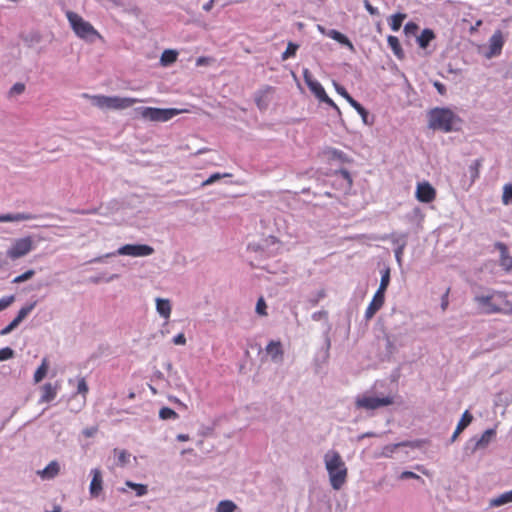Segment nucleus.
<instances>
[{
    "mask_svg": "<svg viewBox=\"0 0 512 512\" xmlns=\"http://www.w3.org/2000/svg\"><path fill=\"white\" fill-rule=\"evenodd\" d=\"M325 468L334 490H340L347 481L348 469L339 452L329 450L324 455Z\"/></svg>",
    "mask_w": 512,
    "mask_h": 512,
    "instance_id": "obj_1",
    "label": "nucleus"
},
{
    "mask_svg": "<svg viewBox=\"0 0 512 512\" xmlns=\"http://www.w3.org/2000/svg\"><path fill=\"white\" fill-rule=\"evenodd\" d=\"M506 293L495 291L489 295L475 296L474 301L478 304L480 313L483 314H512V303L507 300Z\"/></svg>",
    "mask_w": 512,
    "mask_h": 512,
    "instance_id": "obj_2",
    "label": "nucleus"
},
{
    "mask_svg": "<svg viewBox=\"0 0 512 512\" xmlns=\"http://www.w3.org/2000/svg\"><path fill=\"white\" fill-rule=\"evenodd\" d=\"M460 123V118L448 108H434L428 112V125L433 130H439L445 133L456 130V124Z\"/></svg>",
    "mask_w": 512,
    "mask_h": 512,
    "instance_id": "obj_3",
    "label": "nucleus"
},
{
    "mask_svg": "<svg viewBox=\"0 0 512 512\" xmlns=\"http://www.w3.org/2000/svg\"><path fill=\"white\" fill-rule=\"evenodd\" d=\"M89 98L93 105L100 109L123 110L127 109L141 100L131 97L105 96V95H83Z\"/></svg>",
    "mask_w": 512,
    "mask_h": 512,
    "instance_id": "obj_4",
    "label": "nucleus"
},
{
    "mask_svg": "<svg viewBox=\"0 0 512 512\" xmlns=\"http://www.w3.org/2000/svg\"><path fill=\"white\" fill-rule=\"evenodd\" d=\"M141 118L151 122H167L173 117L189 112L187 109L142 107L137 109Z\"/></svg>",
    "mask_w": 512,
    "mask_h": 512,
    "instance_id": "obj_5",
    "label": "nucleus"
},
{
    "mask_svg": "<svg viewBox=\"0 0 512 512\" xmlns=\"http://www.w3.org/2000/svg\"><path fill=\"white\" fill-rule=\"evenodd\" d=\"M67 19L75 32V34L84 40L94 41L96 38H101L97 30L80 15L74 12L67 13Z\"/></svg>",
    "mask_w": 512,
    "mask_h": 512,
    "instance_id": "obj_6",
    "label": "nucleus"
},
{
    "mask_svg": "<svg viewBox=\"0 0 512 512\" xmlns=\"http://www.w3.org/2000/svg\"><path fill=\"white\" fill-rule=\"evenodd\" d=\"M303 77L305 80V83L307 84L310 91L321 101L329 106L333 107L335 110L340 112L339 107L335 104V102L327 95L324 87L321 85L320 82L317 80H314L311 76V73L308 69H305L303 72Z\"/></svg>",
    "mask_w": 512,
    "mask_h": 512,
    "instance_id": "obj_7",
    "label": "nucleus"
},
{
    "mask_svg": "<svg viewBox=\"0 0 512 512\" xmlns=\"http://www.w3.org/2000/svg\"><path fill=\"white\" fill-rule=\"evenodd\" d=\"M34 249V241L31 236L16 239L7 250V256L16 260L31 252Z\"/></svg>",
    "mask_w": 512,
    "mask_h": 512,
    "instance_id": "obj_8",
    "label": "nucleus"
},
{
    "mask_svg": "<svg viewBox=\"0 0 512 512\" xmlns=\"http://www.w3.org/2000/svg\"><path fill=\"white\" fill-rule=\"evenodd\" d=\"M119 255L144 257L154 253V248L146 244H126L117 251Z\"/></svg>",
    "mask_w": 512,
    "mask_h": 512,
    "instance_id": "obj_9",
    "label": "nucleus"
},
{
    "mask_svg": "<svg viewBox=\"0 0 512 512\" xmlns=\"http://www.w3.org/2000/svg\"><path fill=\"white\" fill-rule=\"evenodd\" d=\"M393 403L392 397H373V396H364L362 398H358L356 401V406L358 408H364L367 410H375L383 406H388Z\"/></svg>",
    "mask_w": 512,
    "mask_h": 512,
    "instance_id": "obj_10",
    "label": "nucleus"
},
{
    "mask_svg": "<svg viewBox=\"0 0 512 512\" xmlns=\"http://www.w3.org/2000/svg\"><path fill=\"white\" fill-rule=\"evenodd\" d=\"M505 40L501 30H496L494 34L489 39L488 49L485 52L484 56L487 59L494 58L499 56L502 52V48L504 46Z\"/></svg>",
    "mask_w": 512,
    "mask_h": 512,
    "instance_id": "obj_11",
    "label": "nucleus"
},
{
    "mask_svg": "<svg viewBox=\"0 0 512 512\" xmlns=\"http://www.w3.org/2000/svg\"><path fill=\"white\" fill-rule=\"evenodd\" d=\"M416 198L419 202L430 203L436 198V190L427 181L418 183L416 188Z\"/></svg>",
    "mask_w": 512,
    "mask_h": 512,
    "instance_id": "obj_12",
    "label": "nucleus"
},
{
    "mask_svg": "<svg viewBox=\"0 0 512 512\" xmlns=\"http://www.w3.org/2000/svg\"><path fill=\"white\" fill-rule=\"evenodd\" d=\"M385 302V294L379 291H376L371 302L369 303L366 311H365V319L367 321L371 320L374 315L382 308Z\"/></svg>",
    "mask_w": 512,
    "mask_h": 512,
    "instance_id": "obj_13",
    "label": "nucleus"
},
{
    "mask_svg": "<svg viewBox=\"0 0 512 512\" xmlns=\"http://www.w3.org/2000/svg\"><path fill=\"white\" fill-rule=\"evenodd\" d=\"M60 390V383L56 382L55 384L52 383H45L40 387L41 396L39 399V403H49L53 401L58 391Z\"/></svg>",
    "mask_w": 512,
    "mask_h": 512,
    "instance_id": "obj_14",
    "label": "nucleus"
},
{
    "mask_svg": "<svg viewBox=\"0 0 512 512\" xmlns=\"http://www.w3.org/2000/svg\"><path fill=\"white\" fill-rule=\"evenodd\" d=\"M273 93H274V88L271 86H265L264 88L258 90L255 93L254 100H255L257 107L260 110L267 109L269 102H270V96Z\"/></svg>",
    "mask_w": 512,
    "mask_h": 512,
    "instance_id": "obj_15",
    "label": "nucleus"
},
{
    "mask_svg": "<svg viewBox=\"0 0 512 512\" xmlns=\"http://www.w3.org/2000/svg\"><path fill=\"white\" fill-rule=\"evenodd\" d=\"M92 480L89 486V492L92 497H98L103 490V478L101 470L98 468L91 470Z\"/></svg>",
    "mask_w": 512,
    "mask_h": 512,
    "instance_id": "obj_16",
    "label": "nucleus"
},
{
    "mask_svg": "<svg viewBox=\"0 0 512 512\" xmlns=\"http://www.w3.org/2000/svg\"><path fill=\"white\" fill-rule=\"evenodd\" d=\"M496 248L500 252L501 267L506 271L512 270V257L508 253L507 246L502 242H498L496 243Z\"/></svg>",
    "mask_w": 512,
    "mask_h": 512,
    "instance_id": "obj_17",
    "label": "nucleus"
},
{
    "mask_svg": "<svg viewBox=\"0 0 512 512\" xmlns=\"http://www.w3.org/2000/svg\"><path fill=\"white\" fill-rule=\"evenodd\" d=\"M266 352L273 361L279 362L283 359V348L280 341H270L266 346Z\"/></svg>",
    "mask_w": 512,
    "mask_h": 512,
    "instance_id": "obj_18",
    "label": "nucleus"
},
{
    "mask_svg": "<svg viewBox=\"0 0 512 512\" xmlns=\"http://www.w3.org/2000/svg\"><path fill=\"white\" fill-rule=\"evenodd\" d=\"M473 416L469 411H465L459 420L457 427L451 437V441H455L459 434L472 422Z\"/></svg>",
    "mask_w": 512,
    "mask_h": 512,
    "instance_id": "obj_19",
    "label": "nucleus"
},
{
    "mask_svg": "<svg viewBox=\"0 0 512 512\" xmlns=\"http://www.w3.org/2000/svg\"><path fill=\"white\" fill-rule=\"evenodd\" d=\"M326 36L330 37L331 39L337 41L341 45H344L348 47L351 51H354V45L353 43L348 39L347 36L342 34L341 32L331 29L326 33Z\"/></svg>",
    "mask_w": 512,
    "mask_h": 512,
    "instance_id": "obj_20",
    "label": "nucleus"
},
{
    "mask_svg": "<svg viewBox=\"0 0 512 512\" xmlns=\"http://www.w3.org/2000/svg\"><path fill=\"white\" fill-rule=\"evenodd\" d=\"M156 310L165 319H169L172 311L171 303L168 299L157 298Z\"/></svg>",
    "mask_w": 512,
    "mask_h": 512,
    "instance_id": "obj_21",
    "label": "nucleus"
},
{
    "mask_svg": "<svg viewBox=\"0 0 512 512\" xmlns=\"http://www.w3.org/2000/svg\"><path fill=\"white\" fill-rule=\"evenodd\" d=\"M34 218L35 217L33 215L28 214V213L1 214L0 215V223L32 220Z\"/></svg>",
    "mask_w": 512,
    "mask_h": 512,
    "instance_id": "obj_22",
    "label": "nucleus"
},
{
    "mask_svg": "<svg viewBox=\"0 0 512 512\" xmlns=\"http://www.w3.org/2000/svg\"><path fill=\"white\" fill-rule=\"evenodd\" d=\"M482 163H483V159H476L469 166L468 172L470 174V180H469L468 188L471 187L473 185V183L479 178L480 168L482 166Z\"/></svg>",
    "mask_w": 512,
    "mask_h": 512,
    "instance_id": "obj_23",
    "label": "nucleus"
},
{
    "mask_svg": "<svg viewBox=\"0 0 512 512\" xmlns=\"http://www.w3.org/2000/svg\"><path fill=\"white\" fill-rule=\"evenodd\" d=\"M113 454L116 458V466L124 467L130 462L131 454L126 450L115 448Z\"/></svg>",
    "mask_w": 512,
    "mask_h": 512,
    "instance_id": "obj_24",
    "label": "nucleus"
},
{
    "mask_svg": "<svg viewBox=\"0 0 512 512\" xmlns=\"http://www.w3.org/2000/svg\"><path fill=\"white\" fill-rule=\"evenodd\" d=\"M387 42H388L389 47L393 51L394 55L398 59H403L404 58V51H403V49L401 47L399 39L396 36L389 35L388 38H387Z\"/></svg>",
    "mask_w": 512,
    "mask_h": 512,
    "instance_id": "obj_25",
    "label": "nucleus"
},
{
    "mask_svg": "<svg viewBox=\"0 0 512 512\" xmlns=\"http://www.w3.org/2000/svg\"><path fill=\"white\" fill-rule=\"evenodd\" d=\"M435 33L431 29H424L421 34L417 37V43L422 48L425 49L429 45V43L435 39Z\"/></svg>",
    "mask_w": 512,
    "mask_h": 512,
    "instance_id": "obj_26",
    "label": "nucleus"
},
{
    "mask_svg": "<svg viewBox=\"0 0 512 512\" xmlns=\"http://www.w3.org/2000/svg\"><path fill=\"white\" fill-rule=\"evenodd\" d=\"M49 369V361L47 358H43L41 365L37 368L34 373L33 379L35 383L41 382L47 375Z\"/></svg>",
    "mask_w": 512,
    "mask_h": 512,
    "instance_id": "obj_27",
    "label": "nucleus"
},
{
    "mask_svg": "<svg viewBox=\"0 0 512 512\" xmlns=\"http://www.w3.org/2000/svg\"><path fill=\"white\" fill-rule=\"evenodd\" d=\"M60 467L56 461L50 462L41 472L42 478L51 479L59 473Z\"/></svg>",
    "mask_w": 512,
    "mask_h": 512,
    "instance_id": "obj_28",
    "label": "nucleus"
},
{
    "mask_svg": "<svg viewBox=\"0 0 512 512\" xmlns=\"http://www.w3.org/2000/svg\"><path fill=\"white\" fill-rule=\"evenodd\" d=\"M510 502H512V490L491 499L490 506L499 507Z\"/></svg>",
    "mask_w": 512,
    "mask_h": 512,
    "instance_id": "obj_29",
    "label": "nucleus"
},
{
    "mask_svg": "<svg viewBox=\"0 0 512 512\" xmlns=\"http://www.w3.org/2000/svg\"><path fill=\"white\" fill-rule=\"evenodd\" d=\"M177 57V51L171 49L165 50L160 57V63L162 66L171 65L177 60Z\"/></svg>",
    "mask_w": 512,
    "mask_h": 512,
    "instance_id": "obj_30",
    "label": "nucleus"
},
{
    "mask_svg": "<svg viewBox=\"0 0 512 512\" xmlns=\"http://www.w3.org/2000/svg\"><path fill=\"white\" fill-rule=\"evenodd\" d=\"M406 17H407V15L405 13H396V14L392 15L389 18L390 28L395 32L398 31L401 28L402 23L406 19Z\"/></svg>",
    "mask_w": 512,
    "mask_h": 512,
    "instance_id": "obj_31",
    "label": "nucleus"
},
{
    "mask_svg": "<svg viewBox=\"0 0 512 512\" xmlns=\"http://www.w3.org/2000/svg\"><path fill=\"white\" fill-rule=\"evenodd\" d=\"M236 504L231 500H222L218 503L216 512H234L236 510Z\"/></svg>",
    "mask_w": 512,
    "mask_h": 512,
    "instance_id": "obj_32",
    "label": "nucleus"
},
{
    "mask_svg": "<svg viewBox=\"0 0 512 512\" xmlns=\"http://www.w3.org/2000/svg\"><path fill=\"white\" fill-rule=\"evenodd\" d=\"M390 283V270L387 268L382 272L380 285L377 291L384 293Z\"/></svg>",
    "mask_w": 512,
    "mask_h": 512,
    "instance_id": "obj_33",
    "label": "nucleus"
},
{
    "mask_svg": "<svg viewBox=\"0 0 512 512\" xmlns=\"http://www.w3.org/2000/svg\"><path fill=\"white\" fill-rule=\"evenodd\" d=\"M126 485L129 488L135 490L137 496H144L148 492L147 486L144 484H138L131 481H127Z\"/></svg>",
    "mask_w": 512,
    "mask_h": 512,
    "instance_id": "obj_34",
    "label": "nucleus"
},
{
    "mask_svg": "<svg viewBox=\"0 0 512 512\" xmlns=\"http://www.w3.org/2000/svg\"><path fill=\"white\" fill-rule=\"evenodd\" d=\"M159 417L163 420L176 419L178 417V414L169 407H163L159 411Z\"/></svg>",
    "mask_w": 512,
    "mask_h": 512,
    "instance_id": "obj_35",
    "label": "nucleus"
},
{
    "mask_svg": "<svg viewBox=\"0 0 512 512\" xmlns=\"http://www.w3.org/2000/svg\"><path fill=\"white\" fill-rule=\"evenodd\" d=\"M298 47L299 46L295 43H288L286 50L282 53V60H287L288 58L295 56Z\"/></svg>",
    "mask_w": 512,
    "mask_h": 512,
    "instance_id": "obj_36",
    "label": "nucleus"
},
{
    "mask_svg": "<svg viewBox=\"0 0 512 512\" xmlns=\"http://www.w3.org/2000/svg\"><path fill=\"white\" fill-rule=\"evenodd\" d=\"M502 202L505 205L512 203V184H507L503 188Z\"/></svg>",
    "mask_w": 512,
    "mask_h": 512,
    "instance_id": "obj_37",
    "label": "nucleus"
},
{
    "mask_svg": "<svg viewBox=\"0 0 512 512\" xmlns=\"http://www.w3.org/2000/svg\"><path fill=\"white\" fill-rule=\"evenodd\" d=\"M232 175L230 173H224V174H220V173H214L212 174L208 179H206L203 183H202V186H208V185H211L213 183H215L216 181L220 180L221 178H224V177H231Z\"/></svg>",
    "mask_w": 512,
    "mask_h": 512,
    "instance_id": "obj_38",
    "label": "nucleus"
},
{
    "mask_svg": "<svg viewBox=\"0 0 512 512\" xmlns=\"http://www.w3.org/2000/svg\"><path fill=\"white\" fill-rule=\"evenodd\" d=\"M24 91H25V85L23 83L18 82V83H15L10 88V90L8 92V96L14 97V96L22 94Z\"/></svg>",
    "mask_w": 512,
    "mask_h": 512,
    "instance_id": "obj_39",
    "label": "nucleus"
},
{
    "mask_svg": "<svg viewBox=\"0 0 512 512\" xmlns=\"http://www.w3.org/2000/svg\"><path fill=\"white\" fill-rule=\"evenodd\" d=\"M34 306L35 304H31L29 306L21 308L15 319L20 323L33 310Z\"/></svg>",
    "mask_w": 512,
    "mask_h": 512,
    "instance_id": "obj_40",
    "label": "nucleus"
},
{
    "mask_svg": "<svg viewBox=\"0 0 512 512\" xmlns=\"http://www.w3.org/2000/svg\"><path fill=\"white\" fill-rule=\"evenodd\" d=\"M267 305L263 297H260L256 304V313L260 316H266L267 315Z\"/></svg>",
    "mask_w": 512,
    "mask_h": 512,
    "instance_id": "obj_41",
    "label": "nucleus"
},
{
    "mask_svg": "<svg viewBox=\"0 0 512 512\" xmlns=\"http://www.w3.org/2000/svg\"><path fill=\"white\" fill-rule=\"evenodd\" d=\"M494 435H495V430H493V429H488V430H486V431L482 434V436H481V438H480V440H479L478 444H479V445H485V444H488V443L490 442L491 438H492Z\"/></svg>",
    "mask_w": 512,
    "mask_h": 512,
    "instance_id": "obj_42",
    "label": "nucleus"
},
{
    "mask_svg": "<svg viewBox=\"0 0 512 512\" xmlns=\"http://www.w3.org/2000/svg\"><path fill=\"white\" fill-rule=\"evenodd\" d=\"M34 273H35L34 270H28V271L24 272L23 274L15 277L13 279V283H22L24 281H27L33 277Z\"/></svg>",
    "mask_w": 512,
    "mask_h": 512,
    "instance_id": "obj_43",
    "label": "nucleus"
},
{
    "mask_svg": "<svg viewBox=\"0 0 512 512\" xmlns=\"http://www.w3.org/2000/svg\"><path fill=\"white\" fill-rule=\"evenodd\" d=\"M88 391H89V388H88L85 378L79 379L78 384H77V393L82 394L84 397H86V394L88 393Z\"/></svg>",
    "mask_w": 512,
    "mask_h": 512,
    "instance_id": "obj_44",
    "label": "nucleus"
},
{
    "mask_svg": "<svg viewBox=\"0 0 512 512\" xmlns=\"http://www.w3.org/2000/svg\"><path fill=\"white\" fill-rule=\"evenodd\" d=\"M419 29V26L415 22H408L404 26V32L407 35H415Z\"/></svg>",
    "mask_w": 512,
    "mask_h": 512,
    "instance_id": "obj_45",
    "label": "nucleus"
},
{
    "mask_svg": "<svg viewBox=\"0 0 512 512\" xmlns=\"http://www.w3.org/2000/svg\"><path fill=\"white\" fill-rule=\"evenodd\" d=\"M14 356V351L10 347L0 349V361L11 359Z\"/></svg>",
    "mask_w": 512,
    "mask_h": 512,
    "instance_id": "obj_46",
    "label": "nucleus"
},
{
    "mask_svg": "<svg viewBox=\"0 0 512 512\" xmlns=\"http://www.w3.org/2000/svg\"><path fill=\"white\" fill-rule=\"evenodd\" d=\"M14 301V296L3 297L0 299V312L9 307Z\"/></svg>",
    "mask_w": 512,
    "mask_h": 512,
    "instance_id": "obj_47",
    "label": "nucleus"
},
{
    "mask_svg": "<svg viewBox=\"0 0 512 512\" xmlns=\"http://www.w3.org/2000/svg\"><path fill=\"white\" fill-rule=\"evenodd\" d=\"M354 109L359 113V115L362 117V120L364 123H367L368 118V111L360 104L358 103Z\"/></svg>",
    "mask_w": 512,
    "mask_h": 512,
    "instance_id": "obj_48",
    "label": "nucleus"
},
{
    "mask_svg": "<svg viewBox=\"0 0 512 512\" xmlns=\"http://www.w3.org/2000/svg\"><path fill=\"white\" fill-rule=\"evenodd\" d=\"M449 293H450V288H447L446 292L444 293V295L441 298V308H442L443 311H445L447 309V307H448V304H449V300H448Z\"/></svg>",
    "mask_w": 512,
    "mask_h": 512,
    "instance_id": "obj_49",
    "label": "nucleus"
},
{
    "mask_svg": "<svg viewBox=\"0 0 512 512\" xmlns=\"http://www.w3.org/2000/svg\"><path fill=\"white\" fill-rule=\"evenodd\" d=\"M173 343L175 345H185L186 344V338L183 333H179L173 338Z\"/></svg>",
    "mask_w": 512,
    "mask_h": 512,
    "instance_id": "obj_50",
    "label": "nucleus"
},
{
    "mask_svg": "<svg viewBox=\"0 0 512 512\" xmlns=\"http://www.w3.org/2000/svg\"><path fill=\"white\" fill-rule=\"evenodd\" d=\"M400 479H408V478H414V479H419L420 477L415 474L414 472H411V471H403L400 476H399Z\"/></svg>",
    "mask_w": 512,
    "mask_h": 512,
    "instance_id": "obj_51",
    "label": "nucleus"
},
{
    "mask_svg": "<svg viewBox=\"0 0 512 512\" xmlns=\"http://www.w3.org/2000/svg\"><path fill=\"white\" fill-rule=\"evenodd\" d=\"M18 324H19V322L14 318V319L12 320V322H11L8 326H6V327L1 331V333H2V334H7V333H9V332H10V331H12L16 326H18Z\"/></svg>",
    "mask_w": 512,
    "mask_h": 512,
    "instance_id": "obj_52",
    "label": "nucleus"
},
{
    "mask_svg": "<svg viewBox=\"0 0 512 512\" xmlns=\"http://www.w3.org/2000/svg\"><path fill=\"white\" fill-rule=\"evenodd\" d=\"M364 6L366 8V10L371 14V15H376L378 14V10L377 8L373 7L370 2L368 0H365L364 1Z\"/></svg>",
    "mask_w": 512,
    "mask_h": 512,
    "instance_id": "obj_53",
    "label": "nucleus"
},
{
    "mask_svg": "<svg viewBox=\"0 0 512 512\" xmlns=\"http://www.w3.org/2000/svg\"><path fill=\"white\" fill-rule=\"evenodd\" d=\"M434 87L436 88V90L438 91L439 94H441V95L446 94V87L443 83L436 81L434 83Z\"/></svg>",
    "mask_w": 512,
    "mask_h": 512,
    "instance_id": "obj_54",
    "label": "nucleus"
},
{
    "mask_svg": "<svg viewBox=\"0 0 512 512\" xmlns=\"http://www.w3.org/2000/svg\"><path fill=\"white\" fill-rule=\"evenodd\" d=\"M210 63V58L208 57H199L197 60H196V65L197 66H203V65H207Z\"/></svg>",
    "mask_w": 512,
    "mask_h": 512,
    "instance_id": "obj_55",
    "label": "nucleus"
},
{
    "mask_svg": "<svg viewBox=\"0 0 512 512\" xmlns=\"http://www.w3.org/2000/svg\"><path fill=\"white\" fill-rule=\"evenodd\" d=\"M339 173L341 174V176L348 181V183L351 185L352 184V179H351V176H350V173L345 170V169H342L339 171Z\"/></svg>",
    "mask_w": 512,
    "mask_h": 512,
    "instance_id": "obj_56",
    "label": "nucleus"
},
{
    "mask_svg": "<svg viewBox=\"0 0 512 512\" xmlns=\"http://www.w3.org/2000/svg\"><path fill=\"white\" fill-rule=\"evenodd\" d=\"M336 91L338 94H340L343 98H345V95H349V93L346 91V89L340 85H335Z\"/></svg>",
    "mask_w": 512,
    "mask_h": 512,
    "instance_id": "obj_57",
    "label": "nucleus"
},
{
    "mask_svg": "<svg viewBox=\"0 0 512 512\" xmlns=\"http://www.w3.org/2000/svg\"><path fill=\"white\" fill-rule=\"evenodd\" d=\"M345 99L353 108L356 107V105L359 103L350 94L347 96L345 95Z\"/></svg>",
    "mask_w": 512,
    "mask_h": 512,
    "instance_id": "obj_58",
    "label": "nucleus"
},
{
    "mask_svg": "<svg viewBox=\"0 0 512 512\" xmlns=\"http://www.w3.org/2000/svg\"><path fill=\"white\" fill-rule=\"evenodd\" d=\"M214 3H215V0H209L207 3H205V4L203 5V9H204L205 11H207V12H208V11H210V10L213 8Z\"/></svg>",
    "mask_w": 512,
    "mask_h": 512,
    "instance_id": "obj_59",
    "label": "nucleus"
},
{
    "mask_svg": "<svg viewBox=\"0 0 512 512\" xmlns=\"http://www.w3.org/2000/svg\"><path fill=\"white\" fill-rule=\"evenodd\" d=\"M177 440L181 441V442L188 441L189 440V435H187V434H178L177 435Z\"/></svg>",
    "mask_w": 512,
    "mask_h": 512,
    "instance_id": "obj_60",
    "label": "nucleus"
},
{
    "mask_svg": "<svg viewBox=\"0 0 512 512\" xmlns=\"http://www.w3.org/2000/svg\"><path fill=\"white\" fill-rule=\"evenodd\" d=\"M482 24V21L481 20H478L476 23H475V26H472L471 27V32L473 31H476L478 29L479 26H481Z\"/></svg>",
    "mask_w": 512,
    "mask_h": 512,
    "instance_id": "obj_61",
    "label": "nucleus"
},
{
    "mask_svg": "<svg viewBox=\"0 0 512 512\" xmlns=\"http://www.w3.org/2000/svg\"><path fill=\"white\" fill-rule=\"evenodd\" d=\"M317 28H318V30H319L322 34H324V35H326V33L328 32V31H326V29H325L323 26H321V25H318V27H317Z\"/></svg>",
    "mask_w": 512,
    "mask_h": 512,
    "instance_id": "obj_62",
    "label": "nucleus"
},
{
    "mask_svg": "<svg viewBox=\"0 0 512 512\" xmlns=\"http://www.w3.org/2000/svg\"><path fill=\"white\" fill-rule=\"evenodd\" d=\"M85 434H86L87 436H91V435L93 434V432H91V431H86V432H85Z\"/></svg>",
    "mask_w": 512,
    "mask_h": 512,
    "instance_id": "obj_63",
    "label": "nucleus"
},
{
    "mask_svg": "<svg viewBox=\"0 0 512 512\" xmlns=\"http://www.w3.org/2000/svg\"><path fill=\"white\" fill-rule=\"evenodd\" d=\"M186 452H192V449L183 450V452H182V453H186Z\"/></svg>",
    "mask_w": 512,
    "mask_h": 512,
    "instance_id": "obj_64",
    "label": "nucleus"
}]
</instances>
